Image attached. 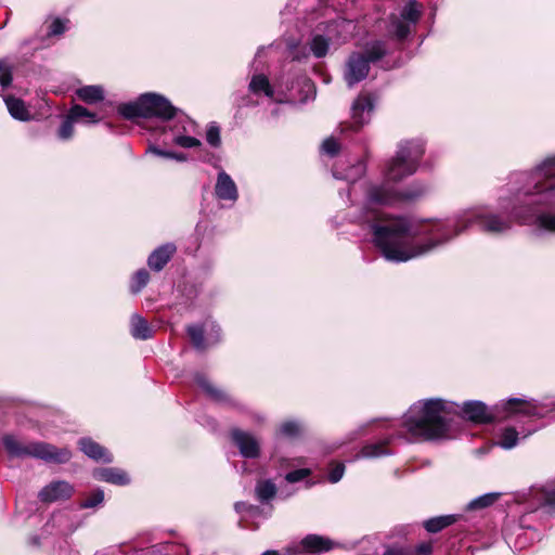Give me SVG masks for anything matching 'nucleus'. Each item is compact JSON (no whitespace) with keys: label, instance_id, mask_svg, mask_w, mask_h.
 I'll use <instances>...</instances> for the list:
<instances>
[{"label":"nucleus","instance_id":"9b49d317","mask_svg":"<svg viewBox=\"0 0 555 555\" xmlns=\"http://www.w3.org/2000/svg\"><path fill=\"white\" fill-rule=\"evenodd\" d=\"M369 62V59L360 54L352 55L349 59L345 73V79L348 86L351 87L367 76L370 69Z\"/></svg>","mask_w":555,"mask_h":555},{"label":"nucleus","instance_id":"79ce46f5","mask_svg":"<svg viewBox=\"0 0 555 555\" xmlns=\"http://www.w3.org/2000/svg\"><path fill=\"white\" fill-rule=\"evenodd\" d=\"M339 150L338 142L333 138H327L322 143V151L328 155H335Z\"/></svg>","mask_w":555,"mask_h":555},{"label":"nucleus","instance_id":"a211bd4d","mask_svg":"<svg viewBox=\"0 0 555 555\" xmlns=\"http://www.w3.org/2000/svg\"><path fill=\"white\" fill-rule=\"evenodd\" d=\"M77 98L87 103V104H95L104 100L105 92L102 86L100 85H88L78 88L75 91Z\"/></svg>","mask_w":555,"mask_h":555},{"label":"nucleus","instance_id":"f03ea898","mask_svg":"<svg viewBox=\"0 0 555 555\" xmlns=\"http://www.w3.org/2000/svg\"><path fill=\"white\" fill-rule=\"evenodd\" d=\"M374 236L384 257L389 261L405 262L421 257L440 244L430 241L425 244H412L415 234L404 219H393L386 225L375 227Z\"/></svg>","mask_w":555,"mask_h":555},{"label":"nucleus","instance_id":"2eb2a0df","mask_svg":"<svg viewBox=\"0 0 555 555\" xmlns=\"http://www.w3.org/2000/svg\"><path fill=\"white\" fill-rule=\"evenodd\" d=\"M93 477L100 481L109 482L116 486H126L130 482L128 474L116 467L98 468L93 472Z\"/></svg>","mask_w":555,"mask_h":555},{"label":"nucleus","instance_id":"2f4dec72","mask_svg":"<svg viewBox=\"0 0 555 555\" xmlns=\"http://www.w3.org/2000/svg\"><path fill=\"white\" fill-rule=\"evenodd\" d=\"M301 431V426L299 423L294 421H286L281 424L279 428V434L283 437L293 438L299 435Z\"/></svg>","mask_w":555,"mask_h":555},{"label":"nucleus","instance_id":"ddd939ff","mask_svg":"<svg viewBox=\"0 0 555 555\" xmlns=\"http://www.w3.org/2000/svg\"><path fill=\"white\" fill-rule=\"evenodd\" d=\"M232 437L243 456L257 457L259 455V442L253 435L234 430Z\"/></svg>","mask_w":555,"mask_h":555},{"label":"nucleus","instance_id":"49530a36","mask_svg":"<svg viewBox=\"0 0 555 555\" xmlns=\"http://www.w3.org/2000/svg\"><path fill=\"white\" fill-rule=\"evenodd\" d=\"M363 456L370 457V456H378L382 454L379 451V448L377 447H366L362 450Z\"/></svg>","mask_w":555,"mask_h":555},{"label":"nucleus","instance_id":"cd10ccee","mask_svg":"<svg viewBox=\"0 0 555 555\" xmlns=\"http://www.w3.org/2000/svg\"><path fill=\"white\" fill-rule=\"evenodd\" d=\"M518 443V433L513 427H507L502 431L499 446L505 450L513 449Z\"/></svg>","mask_w":555,"mask_h":555},{"label":"nucleus","instance_id":"1a4fd4ad","mask_svg":"<svg viewBox=\"0 0 555 555\" xmlns=\"http://www.w3.org/2000/svg\"><path fill=\"white\" fill-rule=\"evenodd\" d=\"M215 196L218 201L228 202L230 205H234L238 198V190L235 181L223 170L219 171L217 175Z\"/></svg>","mask_w":555,"mask_h":555},{"label":"nucleus","instance_id":"6ab92c4d","mask_svg":"<svg viewBox=\"0 0 555 555\" xmlns=\"http://www.w3.org/2000/svg\"><path fill=\"white\" fill-rule=\"evenodd\" d=\"M79 444L81 451L95 461L108 463L113 460L112 455L105 449L90 439H81Z\"/></svg>","mask_w":555,"mask_h":555},{"label":"nucleus","instance_id":"7ed1b4c3","mask_svg":"<svg viewBox=\"0 0 555 555\" xmlns=\"http://www.w3.org/2000/svg\"><path fill=\"white\" fill-rule=\"evenodd\" d=\"M177 111L167 98L153 92L144 93L137 101L119 107V113L128 119L157 117L163 120H170L176 116Z\"/></svg>","mask_w":555,"mask_h":555},{"label":"nucleus","instance_id":"5701e85b","mask_svg":"<svg viewBox=\"0 0 555 555\" xmlns=\"http://www.w3.org/2000/svg\"><path fill=\"white\" fill-rule=\"evenodd\" d=\"M501 492H489L478 498L473 499L467 505L466 511H480L493 505L500 498Z\"/></svg>","mask_w":555,"mask_h":555},{"label":"nucleus","instance_id":"f257e3e1","mask_svg":"<svg viewBox=\"0 0 555 555\" xmlns=\"http://www.w3.org/2000/svg\"><path fill=\"white\" fill-rule=\"evenodd\" d=\"M459 404L440 398L424 399L410 406L404 426L413 436L429 440L440 438L449 429L448 416L456 414Z\"/></svg>","mask_w":555,"mask_h":555},{"label":"nucleus","instance_id":"0eeeda50","mask_svg":"<svg viewBox=\"0 0 555 555\" xmlns=\"http://www.w3.org/2000/svg\"><path fill=\"white\" fill-rule=\"evenodd\" d=\"M337 546L333 540L318 535L309 534L305 537L298 544L288 546L286 553L288 555H319L328 552Z\"/></svg>","mask_w":555,"mask_h":555},{"label":"nucleus","instance_id":"c85d7f7f","mask_svg":"<svg viewBox=\"0 0 555 555\" xmlns=\"http://www.w3.org/2000/svg\"><path fill=\"white\" fill-rule=\"evenodd\" d=\"M538 229L555 233V214H541L535 219Z\"/></svg>","mask_w":555,"mask_h":555},{"label":"nucleus","instance_id":"a19ab883","mask_svg":"<svg viewBox=\"0 0 555 555\" xmlns=\"http://www.w3.org/2000/svg\"><path fill=\"white\" fill-rule=\"evenodd\" d=\"M12 82V73L10 67L0 62V85L2 87H8Z\"/></svg>","mask_w":555,"mask_h":555},{"label":"nucleus","instance_id":"ea45409f","mask_svg":"<svg viewBox=\"0 0 555 555\" xmlns=\"http://www.w3.org/2000/svg\"><path fill=\"white\" fill-rule=\"evenodd\" d=\"M150 152L155 154V155H157V156L175 159V160H178V162H185L186 160V156L184 154H178V153H173V152L164 151V150H160V149L155 147V146L150 147Z\"/></svg>","mask_w":555,"mask_h":555},{"label":"nucleus","instance_id":"4be33fe9","mask_svg":"<svg viewBox=\"0 0 555 555\" xmlns=\"http://www.w3.org/2000/svg\"><path fill=\"white\" fill-rule=\"evenodd\" d=\"M10 115L18 120L26 121L30 118V114L25 103L16 98L9 96L4 100Z\"/></svg>","mask_w":555,"mask_h":555},{"label":"nucleus","instance_id":"4468645a","mask_svg":"<svg viewBox=\"0 0 555 555\" xmlns=\"http://www.w3.org/2000/svg\"><path fill=\"white\" fill-rule=\"evenodd\" d=\"M373 103L369 96H359L352 104L351 118L357 127L363 126L370 120Z\"/></svg>","mask_w":555,"mask_h":555},{"label":"nucleus","instance_id":"37998d69","mask_svg":"<svg viewBox=\"0 0 555 555\" xmlns=\"http://www.w3.org/2000/svg\"><path fill=\"white\" fill-rule=\"evenodd\" d=\"M308 475H310V470L307 468H301L288 473L285 478L288 482H297L307 477Z\"/></svg>","mask_w":555,"mask_h":555},{"label":"nucleus","instance_id":"72a5a7b5","mask_svg":"<svg viewBox=\"0 0 555 555\" xmlns=\"http://www.w3.org/2000/svg\"><path fill=\"white\" fill-rule=\"evenodd\" d=\"M149 280H150V275H149L147 271H145V270L138 271L132 279L131 291L133 293H139L147 284Z\"/></svg>","mask_w":555,"mask_h":555},{"label":"nucleus","instance_id":"f704fd0d","mask_svg":"<svg viewBox=\"0 0 555 555\" xmlns=\"http://www.w3.org/2000/svg\"><path fill=\"white\" fill-rule=\"evenodd\" d=\"M188 333L191 337V340L193 343V345L197 348V349H202L205 347L204 345V331L201 326H197V325H192V326H189L188 327Z\"/></svg>","mask_w":555,"mask_h":555},{"label":"nucleus","instance_id":"f8f14e48","mask_svg":"<svg viewBox=\"0 0 555 555\" xmlns=\"http://www.w3.org/2000/svg\"><path fill=\"white\" fill-rule=\"evenodd\" d=\"M459 411H461L463 417L474 423H487L492 420L487 405L481 401L464 402L461 408L459 406Z\"/></svg>","mask_w":555,"mask_h":555},{"label":"nucleus","instance_id":"20e7f679","mask_svg":"<svg viewBox=\"0 0 555 555\" xmlns=\"http://www.w3.org/2000/svg\"><path fill=\"white\" fill-rule=\"evenodd\" d=\"M3 444L8 452L14 456L31 455L49 462L65 463L70 459V452L67 449H56L44 442H31L22 444L12 436L3 439Z\"/></svg>","mask_w":555,"mask_h":555},{"label":"nucleus","instance_id":"09e8293b","mask_svg":"<svg viewBox=\"0 0 555 555\" xmlns=\"http://www.w3.org/2000/svg\"><path fill=\"white\" fill-rule=\"evenodd\" d=\"M431 547L428 544H422L418 546V553L421 554H428L430 552Z\"/></svg>","mask_w":555,"mask_h":555},{"label":"nucleus","instance_id":"58836bf2","mask_svg":"<svg viewBox=\"0 0 555 555\" xmlns=\"http://www.w3.org/2000/svg\"><path fill=\"white\" fill-rule=\"evenodd\" d=\"M173 142L185 149L197 147L201 145V141L198 139L189 135H178L173 139Z\"/></svg>","mask_w":555,"mask_h":555},{"label":"nucleus","instance_id":"3c124183","mask_svg":"<svg viewBox=\"0 0 555 555\" xmlns=\"http://www.w3.org/2000/svg\"><path fill=\"white\" fill-rule=\"evenodd\" d=\"M382 54H383V52H379V53H377V54H375V55L371 56V57H370V60H376V59H378Z\"/></svg>","mask_w":555,"mask_h":555},{"label":"nucleus","instance_id":"de8ad7c7","mask_svg":"<svg viewBox=\"0 0 555 555\" xmlns=\"http://www.w3.org/2000/svg\"><path fill=\"white\" fill-rule=\"evenodd\" d=\"M385 555H410L403 548H389L385 552Z\"/></svg>","mask_w":555,"mask_h":555},{"label":"nucleus","instance_id":"c756f323","mask_svg":"<svg viewBox=\"0 0 555 555\" xmlns=\"http://www.w3.org/2000/svg\"><path fill=\"white\" fill-rule=\"evenodd\" d=\"M47 23H49L48 35L60 36L67 29L68 21L61 17H51Z\"/></svg>","mask_w":555,"mask_h":555},{"label":"nucleus","instance_id":"e433bc0d","mask_svg":"<svg viewBox=\"0 0 555 555\" xmlns=\"http://www.w3.org/2000/svg\"><path fill=\"white\" fill-rule=\"evenodd\" d=\"M104 501L103 490L98 489L91 493L81 504V508H92L100 505Z\"/></svg>","mask_w":555,"mask_h":555},{"label":"nucleus","instance_id":"dca6fc26","mask_svg":"<svg viewBox=\"0 0 555 555\" xmlns=\"http://www.w3.org/2000/svg\"><path fill=\"white\" fill-rule=\"evenodd\" d=\"M546 178H555V156L545 158L533 172V179L535 181L534 188L538 192L553 190L555 188V182H550L544 188L538 185L542 179Z\"/></svg>","mask_w":555,"mask_h":555},{"label":"nucleus","instance_id":"a878e982","mask_svg":"<svg viewBox=\"0 0 555 555\" xmlns=\"http://www.w3.org/2000/svg\"><path fill=\"white\" fill-rule=\"evenodd\" d=\"M70 118L76 119L77 122L82 121L86 124H96L99 118L96 115L81 105H74L70 109Z\"/></svg>","mask_w":555,"mask_h":555},{"label":"nucleus","instance_id":"4c0bfd02","mask_svg":"<svg viewBox=\"0 0 555 555\" xmlns=\"http://www.w3.org/2000/svg\"><path fill=\"white\" fill-rule=\"evenodd\" d=\"M369 197L372 203L384 204L390 202V194L379 188L372 189Z\"/></svg>","mask_w":555,"mask_h":555},{"label":"nucleus","instance_id":"aec40b11","mask_svg":"<svg viewBox=\"0 0 555 555\" xmlns=\"http://www.w3.org/2000/svg\"><path fill=\"white\" fill-rule=\"evenodd\" d=\"M534 409L535 404L533 403V401L520 398H513L502 403V410L507 415H513L517 413L530 414Z\"/></svg>","mask_w":555,"mask_h":555},{"label":"nucleus","instance_id":"b1692460","mask_svg":"<svg viewBox=\"0 0 555 555\" xmlns=\"http://www.w3.org/2000/svg\"><path fill=\"white\" fill-rule=\"evenodd\" d=\"M249 89L254 93L262 91L267 96H273V89L264 75H255L250 80Z\"/></svg>","mask_w":555,"mask_h":555},{"label":"nucleus","instance_id":"7c9ffc66","mask_svg":"<svg viewBox=\"0 0 555 555\" xmlns=\"http://www.w3.org/2000/svg\"><path fill=\"white\" fill-rule=\"evenodd\" d=\"M206 141L212 147H219L221 145L220 128L217 124L210 122L206 129Z\"/></svg>","mask_w":555,"mask_h":555},{"label":"nucleus","instance_id":"c9c22d12","mask_svg":"<svg viewBox=\"0 0 555 555\" xmlns=\"http://www.w3.org/2000/svg\"><path fill=\"white\" fill-rule=\"evenodd\" d=\"M77 122L76 119L70 118V112H68V115L64 122L62 124L60 130H59V137L62 140H68L74 134V124Z\"/></svg>","mask_w":555,"mask_h":555},{"label":"nucleus","instance_id":"f3484780","mask_svg":"<svg viewBox=\"0 0 555 555\" xmlns=\"http://www.w3.org/2000/svg\"><path fill=\"white\" fill-rule=\"evenodd\" d=\"M176 251L173 244H165L155 249L149 257L147 263L151 269L160 271Z\"/></svg>","mask_w":555,"mask_h":555},{"label":"nucleus","instance_id":"bb28decb","mask_svg":"<svg viewBox=\"0 0 555 555\" xmlns=\"http://www.w3.org/2000/svg\"><path fill=\"white\" fill-rule=\"evenodd\" d=\"M256 494L260 501H269L276 494V488L273 482L269 480L260 481L256 486Z\"/></svg>","mask_w":555,"mask_h":555},{"label":"nucleus","instance_id":"393cba45","mask_svg":"<svg viewBox=\"0 0 555 555\" xmlns=\"http://www.w3.org/2000/svg\"><path fill=\"white\" fill-rule=\"evenodd\" d=\"M457 520L455 515H446L435 517L425 522V528L429 532H438L441 529L454 524Z\"/></svg>","mask_w":555,"mask_h":555},{"label":"nucleus","instance_id":"c03bdc74","mask_svg":"<svg viewBox=\"0 0 555 555\" xmlns=\"http://www.w3.org/2000/svg\"><path fill=\"white\" fill-rule=\"evenodd\" d=\"M344 474H345L344 464H337L330 472L328 479L332 483H336L343 478Z\"/></svg>","mask_w":555,"mask_h":555},{"label":"nucleus","instance_id":"8fccbe9b","mask_svg":"<svg viewBox=\"0 0 555 555\" xmlns=\"http://www.w3.org/2000/svg\"><path fill=\"white\" fill-rule=\"evenodd\" d=\"M262 555H279L276 551H267Z\"/></svg>","mask_w":555,"mask_h":555},{"label":"nucleus","instance_id":"6e6552de","mask_svg":"<svg viewBox=\"0 0 555 555\" xmlns=\"http://www.w3.org/2000/svg\"><path fill=\"white\" fill-rule=\"evenodd\" d=\"M421 15L417 3L410 0L402 10L400 17H392L391 26L396 36L400 39L404 38L410 31V25L415 24Z\"/></svg>","mask_w":555,"mask_h":555},{"label":"nucleus","instance_id":"473e14b6","mask_svg":"<svg viewBox=\"0 0 555 555\" xmlns=\"http://www.w3.org/2000/svg\"><path fill=\"white\" fill-rule=\"evenodd\" d=\"M328 42L322 36H315L311 41V50L317 57H322L326 54Z\"/></svg>","mask_w":555,"mask_h":555},{"label":"nucleus","instance_id":"9d476101","mask_svg":"<svg viewBox=\"0 0 555 555\" xmlns=\"http://www.w3.org/2000/svg\"><path fill=\"white\" fill-rule=\"evenodd\" d=\"M74 488L66 481H53L41 489L39 499L46 503H52L70 498Z\"/></svg>","mask_w":555,"mask_h":555},{"label":"nucleus","instance_id":"39448f33","mask_svg":"<svg viewBox=\"0 0 555 555\" xmlns=\"http://www.w3.org/2000/svg\"><path fill=\"white\" fill-rule=\"evenodd\" d=\"M478 221L485 232L500 234L511 229V221L498 215H483L479 209H469L461 214L456 219L455 234L462 233L472 223Z\"/></svg>","mask_w":555,"mask_h":555},{"label":"nucleus","instance_id":"a18cd8bd","mask_svg":"<svg viewBox=\"0 0 555 555\" xmlns=\"http://www.w3.org/2000/svg\"><path fill=\"white\" fill-rule=\"evenodd\" d=\"M198 385L211 397H218L219 391L215 389L204 377L197 378Z\"/></svg>","mask_w":555,"mask_h":555},{"label":"nucleus","instance_id":"412c9836","mask_svg":"<svg viewBox=\"0 0 555 555\" xmlns=\"http://www.w3.org/2000/svg\"><path fill=\"white\" fill-rule=\"evenodd\" d=\"M130 332L137 339H149L152 337V328L149 323L139 314H132L130 318Z\"/></svg>","mask_w":555,"mask_h":555},{"label":"nucleus","instance_id":"603ef678","mask_svg":"<svg viewBox=\"0 0 555 555\" xmlns=\"http://www.w3.org/2000/svg\"><path fill=\"white\" fill-rule=\"evenodd\" d=\"M514 217L517 218L520 222H522V218L515 211L513 212Z\"/></svg>","mask_w":555,"mask_h":555},{"label":"nucleus","instance_id":"423d86ee","mask_svg":"<svg viewBox=\"0 0 555 555\" xmlns=\"http://www.w3.org/2000/svg\"><path fill=\"white\" fill-rule=\"evenodd\" d=\"M421 155L422 151L418 147L411 146V144L400 146L396 157L387 167V179L395 182L412 175L416 169V162Z\"/></svg>","mask_w":555,"mask_h":555}]
</instances>
